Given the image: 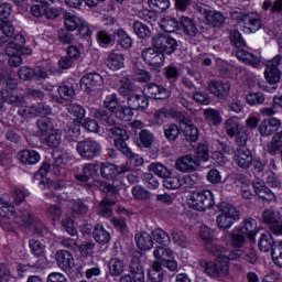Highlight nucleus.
Masks as SVG:
<instances>
[{
	"instance_id": "obj_11",
	"label": "nucleus",
	"mask_w": 282,
	"mask_h": 282,
	"mask_svg": "<svg viewBox=\"0 0 282 282\" xmlns=\"http://www.w3.org/2000/svg\"><path fill=\"white\" fill-rule=\"evenodd\" d=\"M199 166L202 163L195 154H185L175 161V169L180 173H195V171H199Z\"/></svg>"
},
{
	"instance_id": "obj_20",
	"label": "nucleus",
	"mask_w": 282,
	"mask_h": 282,
	"mask_svg": "<svg viewBox=\"0 0 282 282\" xmlns=\"http://www.w3.org/2000/svg\"><path fill=\"white\" fill-rule=\"evenodd\" d=\"M203 14L212 28H221L226 24V17L220 11L204 9Z\"/></svg>"
},
{
	"instance_id": "obj_12",
	"label": "nucleus",
	"mask_w": 282,
	"mask_h": 282,
	"mask_svg": "<svg viewBox=\"0 0 282 282\" xmlns=\"http://www.w3.org/2000/svg\"><path fill=\"white\" fill-rule=\"evenodd\" d=\"M3 218L14 221L18 226L28 227L32 219H34V216L32 215V212H30V207L21 209L19 214H17V209L14 207H11V210L4 212Z\"/></svg>"
},
{
	"instance_id": "obj_43",
	"label": "nucleus",
	"mask_w": 282,
	"mask_h": 282,
	"mask_svg": "<svg viewBox=\"0 0 282 282\" xmlns=\"http://www.w3.org/2000/svg\"><path fill=\"white\" fill-rule=\"evenodd\" d=\"M127 140H129V138H126V139H115V147L126 158H128L129 160H133V158H138V155L135 153H133L131 148H129V144L127 143Z\"/></svg>"
},
{
	"instance_id": "obj_17",
	"label": "nucleus",
	"mask_w": 282,
	"mask_h": 282,
	"mask_svg": "<svg viewBox=\"0 0 282 282\" xmlns=\"http://www.w3.org/2000/svg\"><path fill=\"white\" fill-rule=\"evenodd\" d=\"M143 91L148 98H152L153 100H166V98H171V91L162 85L153 83L148 84Z\"/></svg>"
},
{
	"instance_id": "obj_13",
	"label": "nucleus",
	"mask_w": 282,
	"mask_h": 282,
	"mask_svg": "<svg viewBox=\"0 0 282 282\" xmlns=\"http://www.w3.org/2000/svg\"><path fill=\"white\" fill-rule=\"evenodd\" d=\"M141 58L144 61L147 65L150 67H162L164 65V54L161 53L155 46L144 48L141 52Z\"/></svg>"
},
{
	"instance_id": "obj_47",
	"label": "nucleus",
	"mask_w": 282,
	"mask_h": 282,
	"mask_svg": "<svg viewBox=\"0 0 282 282\" xmlns=\"http://www.w3.org/2000/svg\"><path fill=\"white\" fill-rule=\"evenodd\" d=\"M149 171L154 173V175H158V177H162L163 180L170 177V175H173V172H171V170H169L162 163H151L149 165Z\"/></svg>"
},
{
	"instance_id": "obj_44",
	"label": "nucleus",
	"mask_w": 282,
	"mask_h": 282,
	"mask_svg": "<svg viewBox=\"0 0 282 282\" xmlns=\"http://www.w3.org/2000/svg\"><path fill=\"white\" fill-rule=\"evenodd\" d=\"M274 245H276V242H274V239H272V234H262L258 246H259V250H261V252H270V250L272 251V248H274Z\"/></svg>"
},
{
	"instance_id": "obj_64",
	"label": "nucleus",
	"mask_w": 282,
	"mask_h": 282,
	"mask_svg": "<svg viewBox=\"0 0 282 282\" xmlns=\"http://www.w3.org/2000/svg\"><path fill=\"white\" fill-rule=\"evenodd\" d=\"M57 243H58V246H61L62 248H65L66 250H76V248H78V241L76 239L69 238V237L58 238Z\"/></svg>"
},
{
	"instance_id": "obj_5",
	"label": "nucleus",
	"mask_w": 282,
	"mask_h": 282,
	"mask_svg": "<svg viewBox=\"0 0 282 282\" xmlns=\"http://www.w3.org/2000/svg\"><path fill=\"white\" fill-rule=\"evenodd\" d=\"M100 189L106 193V197L99 203L98 213L102 217H111L118 197V188L109 183H104L100 185Z\"/></svg>"
},
{
	"instance_id": "obj_45",
	"label": "nucleus",
	"mask_w": 282,
	"mask_h": 282,
	"mask_svg": "<svg viewBox=\"0 0 282 282\" xmlns=\"http://www.w3.org/2000/svg\"><path fill=\"white\" fill-rule=\"evenodd\" d=\"M204 248L206 252H208L209 254H214V257L217 258L224 257V254H228V249L224 248L223 246L215 245V242L210 240L205 241Z\"/></svg>"
},
{
	"instance_id": "obj_10",
	"label": "nucleus",
	"mask_w": 282,
	"mask_h": 282,
	"mask_svg": "<svg viewBox=\"0 0 282 282\" xmlns=\"http://www.w3.org/2000/svg\"><path fill=\"white\" fill-rule=\"evenodd\" d=\"M262 221L269 225L271 235H282V216L281 213L273 208L265 209L262 213Z\"/></svg>"
},
{
	"instance_id": "obj_32",
	"label": "nucleus",
	"mask_w": 282,
	"mask_h": 282,
	"mask_svg": "<svg viewBox=\"0 0 282 282\" xmlns=\"http://www.w3.org/2000/svg\"><path fill=\"white\" fill-rule=\"evenodd\" d=\"M98 173V164L96 163H87L83 167L82 174H75V180L77 182L87 183L90 177H94Z\"/></svg>"
},
{
	"instance_id": "obj_6",
	"label": "nucleus",
	"mask_w": 282,
	"mask_h": 282,
	"mask_svg": "<svg viewBox=\"0 0 282 282\" xmlns=\"http://www.w3.org/2000/svg\"><path fill=\"white\" fill-rule=\"evenodd\" d=\"M76 151L82 160L91 161L100 156L102 153V145L98 141L87 138L77 142Z\"/></svg>"
},
{
	"instance_id": "obj_37",
	"label": "nucleus",
	"mask_w": 282,
	"mask_h": 282,
	"mask_svg": "<svg viewBox=\"0 0 282 282\" xmlns=\"http://www.w3.org/2000/svg\"><path fill=\"white\" fill-rule=\"evenodd\" d=\"M59 97H56V102H59V105H63V100H72L74 96L76 95V90L74 89V86L63 84L57 89Z\"/></svg>"
},
{
	"instance_id": "obj_9",
	"label": "nucleus",
	"mask_w": 282,
	"mask_h": 282,
	"mask_svg": "<svg viewBox=\"0 0 282 282\" xmlns=\"http://www.w3.org/2000/svg\"><path fill=\"white\" fill-rule=\"evenodd\" d=\"M105 85V79L98 73H88L80 79V89L85 94H96Z\"/></svg>"
},
{
	"instance_id": "obj_22",
	"label": "nucleus",
	"mask_w": 282,
	"mask_h": 282,
	"mask_svg": "<svg viewBox=\"0 0 282 282\" xmlns=\"http://www.w3.org/2000/svg\"><path fill=\"white\" fill-rule=\"evenodd\" d=\"M279 127H281V120H279L276 118L264 119L259 124L258 130H259L260 135L268 138V137L272 135V133H275V131L279 130Z\"/></svg>"
},
{
	"instance_id": "obj_55",
	"label": "nucleus",
	"mask_w": 282,
	"mask_h": 282,
	"mask_svg": "<svg viewBox=\"0 0 282 282\" xmlns=\"http://www.w3.org/2000/svg\"><path fill=\"white\" fill-rule=\"evenodd\" d=\"M163 186L169 191H177L178 188H182V177L171 175L166 176L163 180Z\"/></svg>"
},
{
	"instance_id": "obj_4",
	"label": "nucleus",
	"mask_w": 282,
	"mask_h": 282,
	"mask_svg": "<svg viewBox=\"0 0 282 282\" xmlns=\"http://www.w3.org/2000/svg\"><path fill=\"white\" fill-rule=\"evenodd\" d=\"M219 215L216 218L218 228L228 230L235 221H239V212L229 203L221 202L216 206Z\"/></svg>"
},
{
	"instance_id": "obj_63",
	"label": "nucleus",
	"mask_w": 282,
	"mask_h": 282,
	"mask_svg": "<svg viewBox=\"0 0 282 282\" xmlns=\"http://www.w3.org/2000/svg\"><path fill=\"white\" fill-rule=\"evenodd\" d=\"M62 226L66 230V232L70 235V237L78 236V229L74 227V220L72 219V217L69 216L64 217L62 220Z\"/></svg>"
},
{
	"instance_id": "obj_14",
	"label": "nucleus",
	"mask_w": 282,
	"mask_h": 282,
	"mask_svg": "<svg viewBox=\"0 0 282 282\" xmlns=\"http://www.w3.org/2000/svg\"><path fill=\"white\" fill-rule=\"evenodd\" d=\"M181 131L186 142H197V140H199V129L191 122L188 117H182Z\"/></svg>"
},
{
	"instance_id": "obj_36",
	"label": "nucleus",
	"mask_w": 282,
	"mask_h": 282,
	"mask_svg": "<svg viewBox=\"0 0 282 282\" xmlns=\"http://www.w3.org/2000/svg\"><path fill=\"white\" fill-rule=\"evenodd\" d=\"M163 133L169 142H176L177 138L182 135V128L176 123H169L164 126Z\"/></svg>"
},
{
	"instance_id": "obj_16",
	"label": "nucleus",
	"mask_w": 282,
	"mask_h": 282,
	"mask_svg": "<svg viewBox=\"0 0 282 282\" xmlns=\"http://www.w3.org/2000/svg\"><path fill=\"white\" fill-rule=\"evenodd\" d=\"M207 91L216 98H226L230 94V83L224 80H209Z\"/></svg>"
},
{
	"instance_id": "obj_35",
	"label": "nucleus",
	"mask_w": 282,
	"mask_h": 282,
	"mask_svg": "<svg viewBox=\"0 0 282 282\" xmlns=\"http://www.w3.org/2000/svg\"><path fill=\"white\" fill-rule=\"evenodd\" d=\"M93 236L95 241H97V243H100V246H107V243L111 241V235L109 234V231L106 230L105 227H102V225L95 226Z\"/></svg>"
},
{
	"instance_id": "obj_7",
	"label": "nucleus",
	"mask_w": 282,
	"mask_h": 282,
	"mask_svg": "<svg viewBox=\"0 0 282 282\" xmlns=\"http://www.w3.org/2000/svg\"><path fill=\"white\" fill-rule=\"evenodd\" d=\"M188 206L194 210H208L215 206V196L210 191L193 193L188 199Z\"/></svg>"
},
{
	"instance_id": "obj_53",
	"label": "nucleus",
	"mask_w": 282,
	"mask_h": 282,
	"mask_svg": "<svg viewBox=\"0 0 282 282\" xmlns=\"http://www.w3.org/2000/svg\"><path fill=\"white\" fill-rule=\"evenodd\" d=\"M195 158L198 162H208L210 160V150L208 149V144L206 143H198Z\"/></svg>"
},
{
	"instance_id": "obj_38",
	"label": "nucleus",
	"mask_w": 282,
	"mask_h": 282,
	"mask_svg": "<svg viewBox=\"0 0 282 282\" xmlns=\"http://www.w3.org/2000/svg\"><path fill=\"white\" fill-rule=\"evenodd\" d=\"M137 246L140 250H151L153 248V238L147 231L135 235Z\"/></svg>"
},
{
	"instance_id": "obj_24",
	"label": "nucleus",
	"mask_w": 282,
	"mask_h": 282,
	"mask_svg": "<svg viewBox=\"0 0 282 282\" xmlns=\"http://www.w3.org/2000/svg\"><path fill=\"white\" fill-rule=\"evenodd\" d=\"M67 111L77 118L73 121V127H75L73 131L77 133V135H80V120L85 118V108L78 104H72L67 107Z\"/></svg>"
},
{
	"instance_id": "obj_49",
	"label": "nucleus",
	"mask_w": 282,
	"mask_h": 282,
	"mask_svg": "<svg viewBox=\"0 0 282 282\" xmlns=\"http://www.w3.org/2000/svg\"><path fill=\"white\" fill-rule=\"evenodd\" d=\"M132 28L134 34H137L139 39H149V36H151V29H149V25L140 21H134Z\"/></svg>"
},
{
	"instance_id": "obj_33",
	"label": "nucleus",
	"mask_w": 282,
	"mask_h": 282,
	"mask_svg": "<svg viewBox=\"0 0 282 282\" xmlns=\"http://www.w3.org/2000/svg\"><path fill=\"white\" fill-rule=\"evenodd\" d=\"M236 57L246 65H251V67H259V65H261V59L246 50L236 51Z\"/></svg>"
},
{
	"instance_id": "obj_62",
	"label": "nucleus",
	"mask_w": 282,
	"mask_h": 282,
	"mask_svg": "<svg viewBox=\"0 0 282 282\" xmlns=\"http://www.w3.org/2000/svg\"><path fill=\"white\" fill-rule=\"evenodd\" d=\"M246 100L250 107H254V105H263V102H265V95L263 93H251L246 96Z\"/></svg>"
},
{
	"instance_id": "obj_46",
	"label": "nucleus",
	"mask_w": 282,
	"mask_h": 282,
	"mask_svg": "<svg viewBox=\"0 0 282 282\" xmlns=\"http://www.w3.org/2000/svg\"><path fill=\"white\" fill-rule=\"evenodd\" d=\"M137 91L138 88L131 84L128 78L121 79V86L119 88L120 96H123L124 98H131Z\"/></svg>"
},
{
	"instance_id": "obj_15",
	"label": "nucleus",
	"mask_w": 282,
	"mask_h": 282,
	"mask_svg": "<svg viewBox=\"0 0 282 282\" xmlns=\"http://www.w3.org/2000/svg\"><path fill=\"white\" fill-rule=\"evenodd\" d=\"M178 25L181 30H183V33L185 36H188L191 39H197V36H200L199 29H197V24L195 23V20L193 18L182 15L178 19Z\"/></svg>"
},
{
	"instance_id": "obj_54",
	"label": "nucleus",
	"mask_w": 282,
	"mask_h": 282,
	"mask_svg": "<svg viewBox=\"0 0 282 282\" xmlns=\"http://www.w3.org/2000/svg\"><path fill=\"white\" fill-rule=\"evenodd\" d=\"M36 127L41 135H47L51 131H54V123L50 118H42L36 121Z\"/></svg>"
},
{
	"instance_id": "obj_19",
	"label": "nucleus",
	"mask_w": 282,
	"mask_h": 282,
	"mask_svg": "<svg viewBox=\"0 0 282 282\" xmlns=\"http://www.w3.org/2000/svg\"><path fill=\"white\" fill-rule=\"evenodd\" d=\"M128 107L133 111H144L149 109V98L144 95L138 94V90L127 98Z\"/></svg>"
},
{
	"instance_id": "obj_48",
	"label": "nucleus",
	"mask_w": 282,
	"mask_h": 282,
	"mask_svg": "<svg viewBox=\"0 0 282 282\" xmlns=\"http://www.w3.org/2000/svg\"><path fill=\"white\" fill-rule=\"evenodd\" d=\"M180 28V20L171 17L163 18L161 21V29L163 32H175Z\"/></svg>"
},
{
	"instance_id": "obj_52",
	"label": "nucleus",
	"mask_w": 282,
	"mask_h": 282,
	"mask_svg": "<svg viewBox=\"0 0 282 282\" xmlns=\"http://www.w3.org/2000/svg\"><path fill=\"white\" fill-rule=\"evenodd\" d=\"M87 213H89V206H87V204L80 199L74 200L72 206L73 217H83L84 215H87Z\"/></svg>"
},
{
	"instance_id": "obj_39",
	"label": "nucleus",
	"mask_w": 282,
	"mask_h": 282,
	"mask_svg": "<svg viewBox=\"0 0 282 282\" xmlns=\"http://www.w3.org/2000/svg\"><path fill=\"white\" fill-rule=\"evenodd\" d=\"M45 143L51 148V149H56L61 147V142L63 140V132L58 129H54L47 134H45Z\"/></svg>"
},
{
	"instance_id": "obj_31",
	"label": "nucleus",
	"mask_w": 282,
	"mask_h": 282,
	"mask_svg": "<svg viewBox=\"0 0 282 282\" xmlns=\"http://www.w3.org/2000/svg\"><path fill=\"white\" fill-rule=\"evenodd\" d=\"M115 40L117 41V45L121 50H131L133 45V40H131V36L127 33L123 29H118L113 32Z\"/></svg>"
},
{
	"instance_id": "obj_21",
	"label": "nucleus",
	"mask_w": 282,
	"mask_h": 282,
	"mask_svg": "<svg viewBox=\"0 0 282 282\" xmlns=\"http://www.w3.org/2000/svg\"><path fill=\"white\" fill-rule=\"evenodd\" d=\"M55 259H56V263L58 265V268H61V270L67 271V270H72V268H74V256L72 254V252L65 250V249H61L55 253Z\"/></svg>"
},
{
	"instance_id": "obj_18",
	"label": "nucleus",
	"mask_w": 282,
	"mask_h": 282,
	"mask_svg": "<svg viewBox=\"0 0 282 282\" xmlns=\"http://www.w3.org/2000/svg\"><path fill=\"white\" fill-rule=\"evenodd\" d=\"M252 186H253V191H254L256 195H258V197H260V199H262L263 202H268V204H270V203L275 204L276 194H274V192H272V189H270V187L264 185L263 182L254 181L252 183Z\"/></svg>"
},
{
	"instance_id": "obj_3",
	"label": "nucleus",
	"mask_w": 282,
	"mask_h": 282,
	"mask_svg": "<svg viewBox=\"0 0 282 282\" xmlns=\"http://www.w3.org/2000/svg\"><path fill=\"white\" fill-rule=\"evenodd\" d=\"M95 118L101 120L104 127L106 128V132L109 135H113L116 140H124L129 138L127 130L122 129L118 123H116V119H113L111 111L106 109H97L95 111Z\"/></svg>"
},
{
	"instance_id": "obj_23",
	"label": "nucleus",
	"mask_w": 282,
	"mask_h": 282,
	"mask_svg": "<svg viewBox=\"0 0 282 282\" xmlns=\"http://www.w3.org/2000/svg\"><path fill=\"white\" fill-rule=\"evenodd\" d=\"M0 94H1V98L6 102H9V105H13V107H18V109L20 107H23V105L28 102L25 100V96L13 93L11 89H8V88H2Z\"/></svg>"
},
{
	"instance_id": "obj_58",
	"label": "nucleus",
	"mask_w": 282,
	"mask_h": 282,
	"mask_svg": "<svg viewBox=\"0 0 282 282\" xmlns=\"http://www.w3.org/2000/svg\"><path fill=\"white\" fill-rule=\"evenodd\" d=\"M47 1L48 0H40V2L31 8V14L41 19V17H45V11L47 10ZM54 3L53 0H50Z\"/></svg>"
},
{
	"instance_id": "obj_59",
	"label": "nucleus",
	"mask_w": 282,
	"mask_h": 282,
	"mask_svg": "<svg viewBox=\"0 0 282 282\" xmlns=\"http://www.w3.org/2000/svg\"><path fill=\"white\" fill-rule=\"evenodd\" d=\"M152 235L156 243H160L161 246H169V243H171V236L163 229H154Z\"/></svg>"
},
{
	"instance_id": "obj_26",
	"label": "nucleus",
	"mask_w": 282,
	"mask_h": 282,
	"mask_svg": "<svg viewBox=\"0 0 282 282\" xmlns=\"http://www.w3.org/2000/svg\"><path fill=\"white\" fill-rule=\"evenodd\" d=\"M235 162L240 169H249L252 165V152L248 148H238Z\"/></svg>"
},
{
	"instance_id": "obj_8",
	"label": "nucleus",
	"mask_w": 282,
	"mask_h": 282,
	"mask_svg": "<svg viewBox=\"0 0 282 282\" xmlns=\"http://www.w3.org/2000/svg\"><path fill=\"white\" fill-rule=\"evenodd\" d=\"M152 45L163 54L171 55L177 52V40L162 33L152 37Z\"/></svg>"
},
{
	"instance_id": "obj_60",
	"label": "nucleus",
	"mask_w": 282,
	"mask_h": 282,
	"mask_svg": "<svg viewBox=\"0 0 282 282\" xmlns=\"http://www.w3.org/2000/svg\"><path fill=\"white\" fill-rule=\"evenodd\" d=\"M203 116H205V119L208 120V122H212L215 127L221 122V116L216 109L207 108L204 110Z\"/></svg>"
},
{
	"instance_id": "obj_61",
	"label": "nucleus",
	"mask_w": 282,
	"mask_h": 282,
	"mask_svg": "<svg viewBox=\"0 0 282 282\" xmlns=\"http://www.w3.org/2000/svg\"><path fill=\"white\" fill-rule=\"evenodd\" d=\"M271 257L273 263H275L278 268H282V241H279L273 246Z\"/></svg>"
},
{
	"instance_id": "obj_30",
	"label": "nucleus",
	"mask_w": 282,
	"mask_h": 282,
	"mask_svg": "<svg viewBox=\"0 0 282 282\" xmlns=\"http://www.w3.org/2000/svg\"><path fill=\"white\" fill-rule=\"evenodd\" d=\"M17 158L21 164L26 165L39 164L41 161V154H39V152L35 150H21L18 152Z\"/></svg>"
},
{
	"instance_id": "obj_27",
	"label": "nucleus",
	"mask_w": 282,
	"mask_h": 282,
	"mask_svg": "<svg viewBox=\"0 0 282 282\" xmlns=\"http://www.w3.org/2000/svg\"><path fill=\"white\" fill-rule=\"evenodd\" d=\"M129 167L128 166H116L111 163H101L100 164V173L105 177V180H113L116 177L117 173H128Z\"/></svg>"
},
{
	"instance_id": "obj_25",
	"label": "nucleus",
	"mask_w": 282,
	"mask_h": 282,
	"mask_svg": "<svg viewBox=\"0 0 282 282\" xmlns=\"http://www.w3.org/2000/svg\"><path fill=\"white\" fill-rule=\"evenodd\" d=\"M105 65H107L109 69H112V72H118V69L124 67V55L118 53V51H111L105 59Z\"/></svg>"
},
{
	"instance_id": "obj_34",
	"label": "nucleus",
	"mask_w": 282,
	"mask_h": 282,
	"mask_svg": "<svg viewBox=\"0 0 282 282\" xmlns=\"http://www.w3.org/2000/svg\"><path fill=\"white\" fill-rule=\"evenodd\" d=\"M4 52L7 56H14L18 54H22L23 56H30V54H32V48L28 46H22L17 42H10L9 44H7Z\"/></svg>"
},
{
	"instance_id": "obj_56",
	"label": "nucleus",
	"mask_w": 282,
	"mask_h": 282,
	"mask_svg": "<svg viewBox=\"0 0 282 282\" xmlns=\"http://www.w3.org/2000/svg\"><path fill=\"white\" fill-rule=\"evenodd\" d=\"M172 239L174 243H177L181 248L188 246V237H186L181 229L175 228L172 230Z\"/></svg>"
},
{
	"instance_id": "obj_41",
	"label": "nucleus",
	"mask_w": 282,
	"mask_h": 282,
	"mask_svg": "<svg viewBox=\"0 0 282 282\" xmlns=\"http://www.w3.org/2000/svg\"><path fill=\"white\" fill-rule=\"evenodd\" d=\"M112 113L116 115V118L118 120H122L123 122H131V119L133 118V110L128 106H117Z\"/></svg>"
},
{
	"instance_id": "obj_2",
	"label": "nucleus",
	"mask_w": 282,
	"mask_h": 282,
	"mask_svg": "<svg viewBox=\"0 0 282 282\" xmlns=\"http://www.w3.org/2000/svg\"><path fill=\"white\" fill-rule=\"evenodd\" d=\"M230 18L234 21H238L246 32L254 33L261 30V15L259 13H246L240 8H237L230 11Z\"/></svg>"
},
{
	"instance_id": "obj_28",
	"label": "nucleus",
	"mask_w": 282,
	"mask_h": 282,
	"mask_svg": "<svg viewBox=\"0 0 282 282\" xmlns=\"http://www.w3.org/2000/svg\"><path fill=\"white\" fill-rule=\"evenodd\" d=\"M239 232L248 237L249 241H256L257 232V220L252 218L245 219L239 226Z\"/></svg>"
},
{
	"instance_id": "obj_1",
	"label": "nucleus",
	"mask_w": 282,
	"mask_h": 282,
	"mask_svg": "<svg viewBox=\"0 0 282 282\" xmlns=\"http://www.w3.org/2000/svg\"><path fill=\"white\" fill-rule=\"evenodd\" d=\"M247 261L254 265L259 261L257 251L254 249H236L230 251L228 254L218 257L215 261H200L204 272L213 279H224L230 273V261Z\"/></svg>"
},
{
	"instance_id": "obj_29",
	"label": "nucleus",
	"mask_w": 282,
	"mask_h": 282,
	"mask_svg": "<svg viewBox=\"0 0 282 282\" xmlns=\"http://www.w3.org/2000/svg\"><path fill=\"white\" fill-rule=\"evenodd\" d=\"M124 270H127V264L124 263V260L113 257L108 261V273L111 276H122V274H124Z\"/></svg>"
},
{
	"instance_id": "obj_51",
	"label": "nucleus",
	"mask_w": 282,
	"mask_h": 282,
	"mask_svg": "<svg viewBox=\"0 0 282 282\" xmlns=\"http://www.w3.org/2000/svg\"><path fill=\"white\" fill-rule=\"evenodd\" d=\"M153 257L163 263L167 261V259H173V250L164 248V246L156 247L153 251Z\"/></svg>"
},
{
	"instance_id": "obj_57",
	"label": "nucleus",
	"mask_w": 282,
	"mask_h": 282,
	"mask_svg": "<svg viewBox=\"0 0 282 282\" xmlns=\"http://www.w3.org/2000/svg\"><path fill=\"white\" fill-rule=\"evenodd\" d=\"M57 39L61 43H64V45H69L76 41V37L69 29H59L57 31Z\"/></svg>"
},
{
	"instance_id": "obj_50",
	"label": "nucleus",
	"mask_w": 282,
	"mask_h": 282,
	"mask_svg": "<svg viewBox=\"0 0 282 282\" xmlns=\"http://www.w3.org/2000/svg\"><path fill=\"white\" fill-rule=\"evenodd\" d=\"M262 10L264 12L270 10L271 14H282V0H265L262 4Z\"/></svg>"
},
{
	"instance_id": "obj_42",
	"label": "nucleus",
	"mask_w": 282,
	"mask_h": 282,
	"mask_svg": "<svg viewBox=\"0 0 282 282\" xmlns=\"http://www.w3.org/2000/svg\"><path fill=\"white\" fill-rule=\"evenodd\" d=\"M225 131L229 138H235L238 131H241V123H239V118L231 117L225 121Z\"/></svg>"
},
{
	"instance_id": "obj_40",
	"label": "nucleus",
	"mask_w": 282,
	"mask_h": 282,
	"mask_svg": "<svg viewBox=\"0 0 282 282\" xmlns=\"http://www.w3.org/2000/svg\"><path fill=\"white\" fill-rule=\"evenodd\" d=\"M153 142H155V137L153 135V133L149 130H141L137 140L138 147L151 149Z\"/></svg>"
}]
</instances>
